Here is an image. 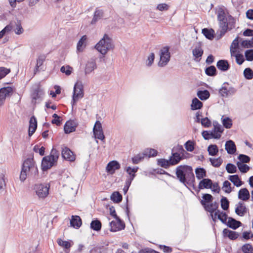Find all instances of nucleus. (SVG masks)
Wrapping results in <instances>:
<instances>
[{
    "mask_svg": "<svg viewBox=\"0 0 253 253\" xmlns=\"http://www.w3.org/2000/svg\"><path fill=\"white\" fill-rule=\"evenodd\" d=\"M175 174L179 181L189 189L192 187L196 190L195 178L192 167L187 165H180L176 169Z\"/></svg>",
    "mask_w": 253,
    "mask_h": 253,
    "instance_id": "f257e3e1",
    "label": "nucleus"
},
{
    "mask_svg": "<svg viewBox=\"0 0 253 253\" xmlns=\"http://www.w3.org/2000/svg\"><path fill=\"white\" fill-rule=\"evenodd\" d=\"M217 20L220 29V37L223 36L228 30L235 28V19L228 13H226L222 8H220L218 10Z\"/></svg>",
    "mask_w": 253,
    "mask_h": 253,
    "instance_id": "f03ea898",
    "label": "nucleus"
},
{
    "mask_svg": "<svg viewBox=\"0 0 253 253\" xmlns=\"http://www.w3.org/2000/svg\"><path fill=\"white\" fill-rule=\"evenodd\" d=\"M38 175V169L33 158H27L23 163L19 176L22 182L25 181L27 176H36Z\"/></svg>",
    "mask_w": 253,
    "mask_h": 253,
    "instance_id": "7ed1b4c3",
    "label": "nucleus"
},
{
    "mask_svg": "<svg viewBox=\"0 0 253 253\" xmlns=\"http://www.w3.org/2000/svg\"><path fill=\"white\" fill-rule=\"evenodd\" d=\"M114 47L112 39L107 34H105L95 45V49L102 55H105L109 50L113 49Z\"/></svg>",
    "mask_w": 253,
    "mask_h": 253,
    "instance_id": "20e7f679",
    "label": "nucleus"
},
{
    "mask_svg": "<svg viewBox=\"0 0 253 253\" xmlns=\"http://www.w3.org/2000/svg\"><path fill=\"white\" fill-rule=\"evenodd\" d=\"M45 92L39 84L32 86L30 90L31 103L36 106L40 103L43 99Z\"/></svg>",
    "mask_w": 253,
    "mask_h": 253,
    "instance_id": "39448f33",
    "label": "nucleus"
},
{
    "mask_svg": "<svg viewBox=\"0 0 253 253\" xmlns=\"http://www.w3.org/2000/svg\"><path fill=\"white\" fill-rule=\"evenodd\" d=\"M169 47L165 46L160 51V61L158 63L159 67H163L166 66L170 60V54L169 52Z\"/></svg>",
    "mask_w": 253,
    "mask_h": 253,
    "instance_id": "423d86ee",
    "label": "nucleus"
},
{
    "mask_svg": "<svg viewBox=\"0 0 253 253\" xmlns=\"http://www.w3.org/2000/svg\"><path fill=\"white\" fill-rule=\"evenodd\" d=\"M50 186L45 184H36L34 189L39 198L44 199L49 194Z\"/></svg>",
    "mask_w": 253,
    "mask_h": 253,
    "instance_id": "0eeeda50",
    "label": "nucleus"
},
{
    "mask_svg": "<svg viewBox=\"0 0 253 253\" xmlns=\"http://www.w3.org/2000/svg\"><path fill=\"white\" fill-rule=\"evenodd\" d=\"M237 89L233 86L230 85L227 82L224 83L221 87L219 89V93L223 97H227L235 94Z\"/></svg>",
    "mask_w": 253,
    "mask_h": 253,
    "instance_id": "6e6552de",
    "label": "nucleus"
},
{
    "mask_svg": "<svg viewBox=\"0 0 253 253\" xmlns=\"http://www.w3.org/2000/svg\"><path fill=\"white\" fill-rule=\"evenodd\" d=\"M84 96L83 86L81 84L76 83L74 85L73 95L71 103L74 105L80 98Z\"/></svg>",
    "mask_w": 253,
    "mask_h": 253,
    "instance_id": "1a4fd4ad",
    "label": "nucleus"
},
{
    "mask_svg": "<svg viewBox=\"0 0 253 253\" xmlns=\"http://www.w3.org/2000/svg\"><path fill=\"white\" fill-rule=\"evenodd\" d=\"M13 89L11 86L2 87L0 89V105H2L5 98L10 96L13 93Z\"/></svg>",
    "mask_w": 253,
    "mask_h": 253,
    "instance_id": "9d476101",
    "label": "nucleus"
},
{
    "mask_svg": "<svg viewBox=\"0 0 253 253\" xmlns=\"http://www.w3.org/2000/svg\"><path fill=\"white\" fill-rule=\"evenodd\" d=\"M117 221H112L110 223V231L111 232H116L124 229L125 228V224L119 217L118 219H116Z\"/></svg>",
    "mask_w": 253,
    "mask_h": 253,
    "instance_id": "9b49d317",
    "label": "nucleus"
},
{
    "mask_svg": "<svg viewBox=\"0 0 253 253\" xmlns=\"http://www.w3.org/2000/svg\"><path fill=\"white\" fill-rule=\"evenodd\" d=\"M175 148L174 147L171 151V156L169 158V163L170 166H175L180 163L184 159V156H181L180 154L176 152H174Z\"/></svg>",
    "mask_w": 253,
    "mask_h": 253,
    "instance_id": "f8f14e48",
    "label": "nucleus"
},
{
    "mask_svg": "<svg viewBox=\"0 0 253 253\" xmlns=\"http://www.w3.org/2000/svg\"><path fill=\"white\" fill-rule=\"evenodd\" d=\"M62 158L68 161L73 162L75 160L76 156L73 152L67 147L62 148L61 152Z\"/></svg>",
    "mask_w": 253,
    "mask_h": 253,
    "instance_id": "ddd939ff",
    "label": "nucleus"
},
{
    "mask_svg": "<svg viewBox=\"0 0 253 253\" xmlns=\"http://www.w3.org/2000/svg\"><path fill=\"white\" fill-rule=\"evenodd\" d=\"M56 162L48 156H45L42 158L41 168L43 171H46L53 166Z\"/></svg>",
    "mask_w": 253,
    "mask_h": 253,
    "instance_id": "4468645a",
    "label": "nucleus"
},
{
    "mask_svg": "<svg viewBox=\"0 0 253 253\" xmlns=\"http://www.w3.org/2000/svg\"><path fill=\"white\" fill-rule=\"evenodd\" d=\"M121 168L120 164L117 161H112L107 165L106 170L107 172L113 174L116 170L119 169Z\"/></svg>",
    "mask_w": 253,
    "mask_h": 253,
    "instance_id": "2eb2a0df",
    "label": "nucleus"
},
{
    "mask_svg": "<svg viewBox=\"0 0 253 253\" xmlns=\"http://www.w3.org/2000/svg\"><path fill=\"white\" fill-rule=\"evenodd\" d=\"M97 68L95 59H89L85 65L84 73L85 75L89 74Z\"/></svg>",
    "mask_w": 253,
    "mask_h": 253,
    "instance_id": "dca6fc26",
    "label": "nucleus"
},
{
    "mask_svg": "<svg viewBox=\"0 0 253 253\" xmlns=\"http://www.w3.org/2000/svg\"><path fill=\"white\" fill-rule=\"evenodd\" d=\"M77 127L76 123L73 120H69L65 123L64 129L66 134L75 131Z\"/></svg>",
    "mask_w": 253,
    "mask_h": 253,
    "instance_id": "f3484780",
    "label": "nucleus"
},
{
    "mask_svg": "<svg viewBox=\"0 0 253 253\" xmlns=\"http://www.w3.org/2000/svg\"><path fill=\"white\" fill-rule=\"evenodd\" d=\"M87 37L86 35L81 37L77 45V51L78 52H82L84 50L87 45Z\"/></svg>",
    "mask_w": 253,
    "mask_h": 253,
    "instance_id": "a211bd4d",
    "label": "nucleus"
},
{
    "mask_svg": "<svg viewBox=\"0 0 253 253\" xmlns=\"http://www.w3.org/2000/svg\"><path fill=\"white\" fill-rule=\"evenodd\" d=\"M37 128V121L34 116L31 117L29 121V132L28 135L31 136L35 132Z\"/></svg>",
    "mask_w": 253,
    "mask_h": 253,
    "instance_id": "6ab92c4d",
    "label": "nucleus"
},
{
    "mask_svg": "<svg viewBox=\"0 0 253 253\" xmlns=\"http://www.w3.org/2000/svg\"><path fill=\"white\" fill-rule=\"evenodd\" d=\"M212 181L209 178H203L201 180L198 185V191L202 189H211L212 188Z\"/></svg>",
    "mask_w": 253,
    "mask_h": 253,
    "instance_id": "aec40b11",
    "label": "nucleus"
},
{
    "mask_svg": "<svg viewBox=\"0 0 253 253\" xmlns=\"http://www.w3.org/2000/svg\"><path fill=\"white\" fill-rule=\"evenodd\" d=\"M225 148L227 152L229 154H234L236 151V147L235 143L231 140H228L226 142Z\"/></svg>",
    "mask_w": 253,
    "mask_h": 253,
    "instance_id": "412c9836",
    "label": "nucleus"
},
{
    "mask_svg": "<svg viewBox=\"0 0 253 253\" xmlns=\"http://www.w3.org/2000/svg\"><path fill=\"white\" fill-rule=\"evenodd\" d=\"M247 209L244 203L239 202L235 209L236 213L241 216H244L247 212Z\"/></svg>",
    "mask_w": 253,
    "mask_h": 253,
    "instance_id": "4be33fe9",
    "label": "nucleus"
},
{
    "mask_svg": "<svg viewBox=\"0 0 253 253\" xmlns=\"http://www.w3.org/2000/svg\"><path fill=\"white\" fill-rule=\"evenodd\" d=\"M219 204L217 202H211L203 206L204 209L210 213H213L214 211L218 210Z\"/></svg>",
    "mask_w": 253,
    "mask_h": 253,
    "instance_id": "5701e85b",
    "label": "nucleus"
},
{
    "mask_svg": "<svg viewBox=\"0 0 253 253\" xmlns=\"http://www.w3.org/2000/svg\"><path fill=\"white\" fill-rule=\"evenodd\" d=\"M82 222L81 217L78 215H73L70 220V225L76 229L79 228L82 225Z\"/></svg>",
    "mask_w": 253,
    "mask_h": 253,
    "instance_id": "b1692460",
    "label": "nucleus"
},
{
    "mask_svg": "<svg viewBox=\"0 0 253 253\" xmlns=\"http://www.w3.org/2000/svg\"><path fill=\"white\" fill-rule=\"evenodd\" d=\"M223 235L224 237H228L230 240H232L237 239L239 236L237 232L230 230L228 229H224L223 230Z\"/></svg>",
    "mask_w": 253,
    "mask_h": 253,
    "instance_id": "393cba45",
    "label": "nucleus"
},
{
    "mask_svg": "<svg viewBox=\"0 0 253 253\" xmlns=\"http://www.w3.org/2000/svg\"><path fill=\"white\" fill-rule=\"evenodd\" d=\"M108 244L106 245H98L90 250L89 253H106L108 250Z\"/></svg>",
    "mask_w": 253,
    "mask_h": 253,
    "instance_id": "a878e982",
    "label": "nucleus"
},
{
    "mask_svg": "<svg viewBox=\"0 0 253 253\" xmlns=\"http://www.w3.org/2000/svg\"><path fill=\"white\" fill-rule=\"evenodd\" d=\"M217 68L223 72L227 71L230 68V65L226 60H220L216 64Z\"/></svg>",
    "mask_w": 253,
    "mask_h": 253,
    "instance_id": "bb28decb",
    "label": "nucleus"
},
{
    "mask_svg": "<svg viewBox=\"0 0 253 253\" xmlns=\"http://www.w3.org/2000/svg\"><path fill=\"white\" fill-rule=\"evenodd\" d=\"M229 227L233 229H236L241 226V222L239 221L235 220L232 217H228V221L226 224Z\"/></svg>",
    "mask_w": 253,
    "mask_h": 253,
    "instance_id": "cd10ccee",
    "label": "nucleus"
},
{
    "mask_svg": "<svg viewBox=\"0 0 253 253\" xmlns=\"http://www.w3.org/2000/svg\"><path fill=\"white\" fill-rule=\"evenodd\" d=\"M192 53L195 57L194 60L197 62H199L201 59L204 51L200 46H196L193 50Z\"/></svg>",
    "mask_w": 253,
    "mask_h": 253,
    "instance_id": "c85d7f7f",
    "label": "nucleus"
},
{
    "mask_svg": "<svg viewBox=\"0 0 253 253\" xmlns=\"http://www.w3.org/2000/svg\"><path fill=\"white\" fill-rule=\"evenodd\" d=\"M238 198L243 201H246L250 198V193L246 188L241 189L238 192Z\"/></svg>",
    "mask_w": 253,
    "mask_h": 253,
    "instance_id": "c756f323",
    "label": "nucleus"
},
{
    "mask_svg": "<svg viewBox=\"0 0 253 253\" xmlns=\"http://www.w3.org/2000/svg\"><path fill=\"white\" fill-rule=\"evenodd\" d=\"M103 17V11L101 9L98 8H96L94 13L93 17L92 19L91 23L92 24H95L98 20L101 19Z\"/></svg>",
    "mask_w": 253,
    "mask_h": 253,
    "instance_id": "7c9ffc66",
    "label": "nucleus"
},
{
    "mask_svg": "<svg viewBox=\"0 0 253 253\" xmlns=\"http://www.w3.org/2000/svg\"><path fill=\"white\" fill-rule=\"evenodd\" d=\"M203 107V103L196 97L194 98L192 100L191 109L196 110L200 109Z\"/></svg>",
    "mask_w": 253,
    "mask_h": 253,
    "instance_id": "2f4dec72",
    "label": "nucleus"
},
{
    "mask_svg": "<svg viewBox=\"0 0 253 253\" xmlns=\"http://www.w3.org/2000/svg\"><path fill=\"white\" fill-rule=\"evenodd\" d=\"M213 199V197L210 194H203L202 196V199L201 200L200 203L203 206L212 202Z\"/></svg>",
    "mask_w": 253,
    "mask_h": 253,
    "instance_id": "473e14b6",
    "label": "nucleus"
},
{
    "mask_svg": "<svg viewBox=\"0 0 253 253\" xmlns=\"http://www.w3.org/2000/svg\"><path fill=\"white\" fill-rule=\"evenodd\" d=\"M202 33L207 39L210 40H212L214 36V31L212 29L204 28L202 29Z\"/></svg>",
    "mask_w": 253,
    "mask_h": 253,
    "instance_id": "72a5a7b5",
    "label": "nucleus"
},
{
    "mask_svg": "<svg viewBox=\"0 0 253 253\" xmlns=\"http://www.w3.org/2000/svg\"><path fill=\"white\" fill-rule=\"evenodd\" d=\"M228 178L236 187H240L243 183L237 174L229 175Z\"/></svg>",
    "mask_w": 253,
    "mask_h": 253,
    "instance_id": "f704fd0d",
    "label": "nucleus"
},
{
    "mask_svg": "<svg viewBox=\"0 0 253 253\" xmlns=\"http://www.w3.org/2000/svg\"><path fill=\"white\" fill-rule=\"evenodd\" d=\"M90 227L91 229L98 232L101 230L102 224L100 220L96 219L91 222Z\"/></svg>",
    "mask_w": 253,
    "mask_h": 253,
    "instance_id": "c9c22d12",
    "label": "nucleus"
},
{
    "mask_svg": "<svg viewBox=\"0 0 253 253\" xmlns=\"http://www.w3.org/2000/svg\"><path fill=\"white\" fill-rule=\"evenodd\" d=\"M197 95L201 100H206L210 97V93L208 90L205 89L198 91Z\"/></svg>",
    "mask_w": 253,
    "mask_h": 253,
    "instance_id": "e433bc0d",
    "label": "nucleus"
},
{
    "mask_svg": "<svg viewBox=\"0 0 253 253\" xmlns=\"http://www.w3.org/2000/svg\"><path fill=\"white\" fill-rule=\"evenodd\" d=\"M208 151L209 155L214 156L218 152V148L215 144H211L208 147Z\"/></svg>",
    "mask_w": 253,
    "mask_h": 253,
    "instance_id": "4c0bfd02",
    "label": "nucleus"
},
{
    "mask_svg": "<svg viewBox=\"0 0 253 253\" xmlns=\"http://www.w3.org/2000/svg\"><path fill=\"white\" fill-rule=\"evenodd\" d=\"M195 173L196 177L198 179H203L204 177L206 176V171L202 168H198L195 169Z\"/></svg>",
    "mask_w": 253,
    "mask_h": 253,
    "instance_id": "58836bf2",
    "label": "nucleus"
},
{
    "mask_svg": "<svg viewBox=\"0 0 253 253\" xmlns=\"http://www.w3.org/2000/svg\"><path fill=\"white\" fill-rule=\"evenodd\" d=\"M138 169V167L133 168H131L130 167H127L126 170V172L129 174V176L127 178L133 179L136 175L135 173L137 171Z\"/></svg>",
    "mask_w": 253,
    "mask_h": 253,
    "instance_id": "ea45409f",
    "label": "nucleus"
},
{
    "mask_svg": "<svg viewBox=\"0 0 253 253\" xmlns=\"http://www.w3.org/2000/svg\"><path fill=\"white\" fill-rule=\"evenodd\" d=\"M239 47L238 37H237L232 42L230 47V52L232 56L236 52V49Z\"/></svg>",
    "mask_w": 253,
    "mask_h": 253,
    "instance_id": "a19ab883",
    "label": "nucleus"
},
{
    "mask_svg": "<svg viewBox=\"0 0 253 253\" xmlns=\"http://www.w3.org/2000/svg\"><path fill=\"white\" fill-rule=\"evenodd\" d=\"M209 161L211 162V165L216 168L219 167L223 162L222 159L220 157L216 159L210 158Z\"/></svg>",
    "mask_w": 253,
    "mask_h": 253,
    "instance_id": "79ce46f5",
    "label": "nucleus"
},
{
    "mask_svg": "<svg viewBox=\"0 0 253 253\" xmlns=\"http://www.w3.org/2000/svg\"><path fill=\"white\" fill-rule=\"evenodd\" d=\"M45 59V57L43 55H40L39 56L37 60V64L34 70L35 74L39 71V68L43 64Z\"/></svg>",
    "mask_w": 253,
    "mask_h": 253,
    "instance_id": "37998d69",
    "label": "nucleus"
},
{
    "mask_svg": "<svg viewBox=\"0 0 253 253\" xmlns=\"http://www.w3.org/2000/svg\"><path fill=\"white\" fill-rule=\"evenodd\" d=\"M122 196L118 192H114L111 196V199L114 202L118 203L122 201Z\"/></svg>",
    "mask_w": 253,
    "mask_h": 253,
    "instance_id": "c03bdc74",
    "label": "nucleus"
},
{
    "mask_svg": "<svg viewBox=\"0 0 253 253\" xmlns=\"http://www.w3.org/2000/svg\"><path fill=\"white\" fill-rule=\"evenodd\" d=\"M157 164L165 169L169 168L170 166L169 160L165 159H159L157 160Z\"/></svg>",
    "mask_w": 253,
    "mask_h": 253,
    "instance_id": "a18cd8bd",
    "label": "nucleus"
},
{
    "mask_svg": "<svg viewBox=\"0 0 253 253\" xmlns=\"http://www.w3.org/2000/svg\"><path fill=\"white\" fill-rule=\"evenodd\" d=\"M206 74L209 76H215L216 75V69L214 66H210L205 70Z\"/></svg>",
    "mask_w": 253,
    "mask_h": 253,
    "instance_id": "49530a36",
    "label": "nucleus"
},
{
    "mask_svg": "<svg viewBox=\"0 0 253 253\" xmlns=\"http://www.w3.org/2000/svg\"><path fill=\"white\" fill-rule=\"evenodd\" d=\"M237 166L240 171L242 173H246L250 169L249 166L240 162H237Z\"/></svg>",
    "mask_w": 253,
    "mask_h": 253,
    "instance_id": "de8ad7c7",
    "label": "nucleus"
},
{
    "mask_svg": "<svg viewBox=\"0 0 253 253\" xmlns=\"http://www.w3.org/2000/svg\"><path fill=\"white\" fill-rule=\"evenodd\" d=\"M143 154H145V157H155L157 155L158 152L154 149H147L144 151Z\"/></svg>",
    "mask_w": 253,
    "mask_h": 253,
    "instance_id": "09e8293b",
    "label": "nucleus"
},
{
    "mask_svg": "<svg viewBox=\"0 0 253 253\" xmlns=\"http://www.w3.org/2000/svg\"><path fill=\"white\" fill-rule=\"evenodd\" d=\"M218 219L220 220L223 223L226 224L227 219L228 218V215L224 211H221L219 210V212L218 213Z\"/></svg>",
    "mask_w": 253,
    "mask_h": 253,
    "instance_id": "8fccbe9b",
    "label": "nucleus"
},
{
    "mask_svg": "<svg viewBox=\"0 0 253 253\" xmlns=\"http://www.w3.org/2000/svg\"><path fill=\"white\" fill-rule=\"evenodd\" d=\"M220 203L221 207L223 210L226 211L229 209V202L226 197H222L220 200Z\"/></svg>",
    "mask_w": 253,
    "mask_h": 253,
    "instance_id": "3c124183",
    "label": "nucleus"
},
{
    "mask_svg": "<svg viewBox=\"0 0 253 253\" xmlns=\"http://www.w3.org/2000/svg\"><path fill=\"white\" fill-rule=\"evenodd\" d=\"M222 123L223 126L226 128H230L232 126V121L229 117L222 118Z\"/></svg>",
    "mask_w": 253,
    "mask_h": 253,
    "instance_id": "603ef678",
    "label": "nucleus"
},
{
    "mask_svg": "<svg viewBox=\"0 0 253 253\" xmlns=\"http://www.w3.org/2000/svg\"><path fill=\"white\" fill-rule=\"evenodd\" d=\"M59 155V152L57 151L56 149L53 148L51 151L50 155H49L48 156L50 157L52 160H53V161H54L55 162H57Z\"/></svg>",
    "mask_w": 253,
    "mask_h": 253,
    "instance_id": "864d4df0",
    "label": "nucleus"
},
{
    "mask_svg": "<svg viewBox=\"0 0 253 253\" xmlns=\"http://www.w3.org/2000/svg\"><path fill=\"white\" fill-rule=\"evenodd\" d=\"M57 243L60 246L63 247L65 249H69L71 247V244L69 242L63 241L61 239L57 240Z\"/></svg>",
    "mask_w": 253,
    "mask_h": 253,
    "instance_id": "5fc2aeb1",
    "label": "nucleus"
},
{
    "mask_svg": "<svg viewBox=\"0 0 253 253\" xmlns=\"http://www.w3.org/2000/svg\"><path fill=\"white\" fill-rule=\"evenodd\" d=\"M145 158V154L143 153L138 154L137 155L135 156L133 158H132V161L133 164H137L140 162H141L142 160Z\"/></svg>",
    "mask_w": 253,
    "mask_h": 253,
    "instance_id": "6e6d98bb",
    "label": "nucleus"
},
{
    "mask_svg": "<svg viewBox=\"0 0 253 253\" xmlns=\"http://www.w3.org/2000/svg\"><path fill=\"white\" fill-rule=\"evenodd\" d=\"M244 75L247 80H251L253 78V71L250 68H246L244 71Z\"/></svg>",
    "mask_w": 253,
    "mask_h": 253,
    "instance_id": "4d7b16f0",
    "label": "nucleus"
},
{
    "mask_svg": "<svg viewBox=\"0 0 253 253\" xmlns=\"http://www.w3.org/2000/svg\"><path fill=\"white\" fill-rule=\"evenodd\" d=\"M231 183L227 180L225 181L223 183L222 190L226 193H230L232 191Z\"/></svg>",
    "mask_w": 253,
    "mask_h": 253,
    "instance_id": "13d9d810",
    "label": "nucleus"
},
{
    "mask_svg": "<svg viewBox=\"0 0 253 253\" xmlns=\"http://www.w3.org/2000/svg\"><path fill=\"white\" fill-rule=\"evenodd\" d=\"M242 250L244 253H253V248L250 244H246L242 247Z\"/></svg>",
    "mask_w": 253,
    "mask_h": 253,
    "instance_id": "bf43d9fd",
    "label": "nucleus"
},
{
    "mask_svg": "<svg viewBox=\"0 0 253 253\" xmlns=\"http://www.w3.org/2000/svg\"><path fill=\"white\" fill-rule=\"evenodd\" d=\"M226 169L229 173H234L237 171L236 167L233 164L228 163L226 166Z\"/></svg>",
    "mask_w": 253,
    "mask_h": 253,
    "instance_id": "052dcab7",
    "label": "nucleus"
},
{
    "mask_svg": "<svg viewBox=\"0 0 253 253\" xmlns=\"http://www.w3.org/2000/svg\"><path fill=\"white\" fill-rule=\"evenodd\" d=\"M72 70L73 68L69 65L66 67L63 66L60 68V71L63 73H65L67 76L70 75L72 72Z\"/></svg>",
    "mask_w": 253,
    "mask_h": 253,
    "instance_id": "680f3d73",
    "label": "nucleus"
},
{
    "mask_svg": "<svg viewBox=\"0 0 253 253\" xmlns=\"http://www.w3.org/2000/svg\"><path fill=\"white\" fill-rule=\"evenodd\" d=\"M14 31L16 34L20 35L23 33V29L22 27L21 22L19 20H17L16 23V28L14 29Z\"/></svg>",
    "mask_w": 253,
    "mask_h": 253,
    "instance_id": "e2e57ef3",
    "label": "nucleus"
},
{
    "mask_svg": "<svg viewBox=\"0 0 253 253\" xmlns=\"http://www.w3.org/2000/svg\"><path fill=\"white\" fill-rule=\"evenodd\" d=\"M93 131V134L96 138L103 140L105 139V136L104 135L103 130H94Z\"/></svg>",
    "mask_w": 253,
    "mask_h": 253,
    "instance_id": "0e129e2a",
    "label": "nucleus"
},
{
    "mask_svg": "<svg viewBox=\"0 0 253 253\" xmlns=\"http://www.w3.org/2000/svg\"><path fill=\"white\" fill-rule=\"evenodd\" d=\"M185 148L187 151L192 152L194 150V143L191 140L187 141L184 144Z\"/></svg>",
    "mask_w": 253,
    "mask_h": 253,
    "instance_id": "69168bd1",
    "label": "nucleus"
},
{
    "mask_svg": "<svg viewBox=\"0 0 253 253\" xmlns=\"http://www.w3.org/2000/svg\"><path fill=\"white\" fill-rule=\"evenodd\" d=\"M245 56L246 59L248 61L253 60V49H248L245 52Z\"/></svg>",
    "mask_w": 253,
    "mask_h": 253,
    "instance_id": "338daca9",
    "label": "nucleus"
},
{
    "mask_svg": "<svg viewBox=\"0 0 253 253\" xmlns=\"http://www.w3.org/2000/svg\"><path fill=\"white\" fill-rule=\"evenodd\" d=\"M241 45L244 48L253 47V41L252 40H244L241 42Z\"/></svg>",
    "mask_w": 253,
    "mask_h": 253,
    "instance_id": "774afa93",
    "label": "nucleus"
}]
</instances>
